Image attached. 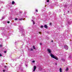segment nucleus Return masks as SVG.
I'll list each match as a JSON object with an SVG mask.
<instances>
[{
	"label": "nucleus",
	"instance_id": "obj_1",
	"mask_svg": "<svg viewBox=\"0 0 72 72\" xmlns=\"http://www.w3.org/2000/svg\"><path fill=\"white\" fill-rule=\"evenodd\" d=\"M19 30L20 32H21V36L22 37H24L25 36L24 35V30L23 29V27L21 26H19Z\"/></svg>",
	"mask_w": 72,
	"mask_h": 72
},
{
	"label": "nucleus",
	"instance_id": "obj_2",
	"mask_svg": "<svg viewBox=\"0 0 72 72\" xmlns=\"http://www.w3.org/2000/svg\"><path fill=\"white\" fill-rule=\"evenodd\" d=\"M50 55L51 57H52V58H54L55 57V56L53 54H52V53H51V54H50Z\"/></svg>",
	"mask_w": 72,
	"mask_h": 72
},
{
	"label": "nucleus",
	"instance_id": "obj_3",
	"mask_svg": "<svg viewBox=\"0 0 72 72\" xmlns=\"http://www.w3.org/2000/svg\"><path fill=\"white\" fill-rule=\"evenodd\" d=\"M47 51H48L49 53H50V54H51V50L50 49H47Z\"/></svg>",
	"mask_w": 72,
	"mask_h": 72
},
{
	"label": "nucleus",
	"instance_id": "obj_4",
	"mask_svg": "<svg viewBox=\"0 0 72 72\" xmlns=\"http://www.w3.org/2000/svg\"><path fill=\"white\" fill-rule=\"evenodd\" d=\"M64 48L66 50H68V46H67V45H65L64 46Z\"/></svg>",
	"mask_w": 72,
	"mask_h": 72
},
{
	"label": "nucleus",
	"instance_id": "obj_5",
	"mask_svg": "<svg viewBox=\"0 0 72 72\" xmlns=\"http://www.w3.org/2000/svg\"><path fill=\"white\" fill-rule=\"evenodd\" d=\"M36 66H34V69H32V70H33V72H35V70H36Z\"/></svg>",
	"mask_w": 72,
	"mask_h": 72
},
{
	"label": "nucleus",
	"instance_id": "obj_6",
	"mask_svg": "<svg viewBox=\"0 0 72 72\" xmlns=\"http://www.w3.org/2000/svg\"><path fill=\"white\" fill-rule=\"evenodd\" d=\"M44 27L45 28H48V26L46 25H45L44 26Z\"/></svg>",
	"mask_w": 72,
	"mask_h": 72
},
{
	"label": "nucleus",
	"instance_id": "obj_7",
	"mask_svg": "<svg viewBox=\"0 0 72 72\" xmlns=\"http://www.w3.org/2000/svg\"><path fill=\"white\" fill-rule=\"evenodd\" d=\"M60 72H62V68H60L59 69Z\"/></svg>",
	"mask_w": 72,
	"mask_h": 72
},
{
	"label": "nucleus",
	"instance_id": "obj_8",
	"mask_svg": "<svg viewBox=\"0 0 72 72\" xmlns=\"http://www.w3.org/2000/svg\"><path fill=\"white\" fill-rule=\"evenodd\" d=\"M54 59H56V60H58V58H56V57H55Z\"/></svg>",
	"mask_w": 72,
	"mask_h": 72
},
{
	"label": "nucleus",
	"instance_id": "obj_9",
	"mask_svg": "<svg viewBox=\"0 0 72 72\" xmlns=\"http://www.w3.org/2000/svg\"><path fill=\"white\" fill-rule=\"evenodd\" d=\"M2 30L3 31H5V28H3L2 29Z\"/></svg>",
	"mask_w": 72,
	"mask_h": 72
},
{
	"label": "nucleus",
	"instance_id": "obj_10",
	"mask_svg": "<svg viewBox=\"0 0 72 72\" xmlns=\"http://www.w3.org/2000/svg\"><path fill=\"white\" fill-rule=\"evenodd\" d=\"M15 3V2H14V1H13L12 3V4H13V5H14V4Z\"/></svg>",
	"mask_w": 72,
	"mask_h": 72
},
{
	"label": "nucleus",
	"instance_id": "obj_11",
	"mask_svg": "<svg viewBox=\"0 0 72 72\" xmlns=\"http://www.w3.org/2000/svg\"><path fill=\"white\" fill-rule=\"evenodd\" d=\"M66 71H68V68H67L66 70Z\"/></svg>",
	"mask_w": 72,
	"mask_h": 72
},
{
	"label": "nucleus",
	"instance_id": "obj_12",
	"mask_svg": "<svg viewBox=\"0 0 72 72\" xmlns=\"http://www.w3.org/2000/svg\"><path fill=\"white\" fill-rule=\"evenodd\" d=\"M33 49H34V50H36V48H35V47L34 46H33Z\"/></svg>",
	"mask_w": 72,
	"mask_h": 72
},
{
	"label": "nucleus",
	"instance_id": "obj_13",
	"mask_svg": "<svg viewBox=\"0 0 72 72\" xmlns=\"http://www.w3.org/2000/svg\"><path fill=\"white\" fill-rule=\"evenodd\" d=\"M67 6H68V5H65L64 6V7H65V8H67Z\"/></svg>",
	"mask_w": 72,
	"mask_h": 72
},
{
	"label": "nucleus",
	"instance_id": "obj_14",
	"mask_svg": "<svg viewBox=\"0 0 72 72\" xmlns=\"http://www.w3.org/2000/svg\"><path fill=\"white\" fill-rule=\"evenodd\" d=\"M19 20L20 21H22V20H23V19H22V18L19 19Z\"/></svg>",
	"mask_w": 72,
	"mask_h": 72
},
{
	"label": "nucleus",
	"instance_id": "obj_15",
	"mask_svg": "<svg viewBox=\"0 0 72 72\" xmlns=\"http://www.w3.org/2000/svg\"><path fill=\"white\" fill-rule=\"evenodd\" d=\"M5 18V16H3V17L2 19H4V18Z\"/></svg>",
	"mask_w": 72,
	"mask_h": 72
},
{
	"label": "nucleus",
	"instance_id": "obj_16",
	"mask_svg": "<svg viewBox=\"0 0 72 72\" xmlns=\"http://www.w3.org/2000/svg\"><path fill=\"white\" fill-rule=\"evenodd\" d=\"M46 1L47 2V3H49V0H47Z\"/></svg>",
	"mask_w": 72,
	"mask_h": 72
},
{
	"label": "nucleus",
	"instance_id": "obj_17",
	"mask_svg": "<svg viewBox=\"0 0 72 72\" xmlns=\"http://www.w3.org/2000/svg\"><path fill=\"white\" fill-rule=\"evenodd\" d=\"M4 53H6V51H4Z\"/></svg>",
	"mask_w": 72,
	"mask_h": 72
},
{
	"label": "nucleus",
	"instance_id": "obj_18",
	"mask_svg": "<svg viewBox=\"0 0 72 72\" xmlns=\"http://www.w3.org/2000/svg\"><path fill=\"white\" fill-rule=\"evenodd\" d=\"M40 27H41V28H43V26L41 25V26Z\"/></svg>",
	"mask_w": 72,
	"mask_h": 72
},
{
	"label": "nucleus",
	"instance_id": "obj_19",
	"mask_svg": "<svg viewBox=\"0 0 72 72\" xmlns=\"http://www.w3.org/2000/svg\"><path fill=\"white\" fill-rule=\"evenodd\" d=\"M2 55L0 53V57H2Z\"/></svg>",
	"mask_w": 72,
	"mask_h": 72
},
{
	"label": "nucleus",
	"instance_id": "obj_20",
	"mask_svg": "<svg viewBox=\"0 0 72 72\" xmlns=\"http://www.w3.org/2000/svg\"><path fill=\"white\" fill-rule=\"evenodd\" d=\"M32 62L33 63H35V61H33Z\"/></svg>",
	"mask_w": 72,
	"mask_h": 72
},
{
	"label": "nucleus",
	"instance_id": "obj_21",
	"mask_svg": "<svg viewBox=\"0 0 72 72\" xmlns=\"http://www.w3.org/2000/svg\"><path fill=\"white\" fill-rule=\"evenodd\" d=\"M17 19H18L17 18H16L15 19V20L16 21H17Z\"/></svg>",
	"mask_w": 72,
	"mask_h": 72
},
{
	"label": "nucleus",
	"instance_id": "obj_22",
	"mask_svg": "<svg viewBox=\"0 0 72 72\" xmlns=\"http://www.w3.org/2000/svg\"><path fill=\"white\" fill-rule=\"evenodd\" d=\"M33 24H34L35 23V22H34V21H33Z\"/></svg>",
	"mask_w": 72,
	"mask_h": 72
},
{
	"label": "nucleus",
	"instance_id": "obj_23",
	"mask_svg": "<svg viewBox=\"0 0 72 72\" xmlns=\"http://www.w3.org/2000/svg\"><path fill=\"white\" fill-rule=\"evenodd\" d=\"M36 11L37 12H38V11L37 10V9H36Z\"/></svg>",
	"mask_w": 72,
	"mask_h": 72
},
{
	"label": "nucleus",
	"instance_id": "obj_24",
	"mask_svg": "<svg viewBox=\"0 0 72 72\" xmlns=\"http://www.w3.org/2000/svg\"><path fill=\"white\" fill-rule=\"evenodd\" d=\"M0 47H2V45L1 44V45H0Z\"/></svg>",
	"mask_w": 72,
	"mask_h": 72
},
{
	"label": "nucleus",
	"instance_id": "obj_25",
	"mask_svg": "<svg viewBox=\"0 0 72 72\" xmlns=\"http://www.w3.org/2000/svg\"><path fill=\"white\" fill-rule=\"evenodd\" d=\"M7 23H10V22H9V21H8V22H7Z\"/></svg>",
	"mask_w": 72,
	"mask_h": 72
},
{
	"label": "nucleus",
	"instance_id": "obj_26",
	"mask_svg": "<svg viewBox=\"0 0 72 72\" xmlns=\"http://www.w3.org/2000/svg\"><path fill=\"white\" fill-rule=\"evenodd\" d=\"M52 24H51V23H50V25H51Z\"/></svg>",
	"mask_w": 72,
	"mask_h": 72
},
{
	"label": "nucleus",
	"instance_id": "obj_27",
	"mask_svg": "<svg viewBox=\"0 0 72 72\" xmlns=\"http://www.w3.org/2000/svg\"><path fill=\"white\" fill-rule=\"evenodd\" d=\"M55 65H56V66H57V63H55Z\"/></svg>",
	"mask_w": 72,
	"mask_h": 72
},
{
	"label": "nucleus",
	"instance_id": "obj_28",
	"mask_svg": "<svg viewBox=\"0 0 72 72\" xmlns=\"http://www.w3.org/2000/svg\"><path fill=\"white\" fill-rule=\"evenodd\" d=\"M3 72H5V70L4 69V70H3Z\"/></svg>",
	"mask_w": 72,
	"mask_h": 72
},
{
	"label": "nucleus",
	"instance_id": "obj_29",
	"mask_svg": "<svg viewBox=\"0 0 72 72\" xmlns=\"http://www.w3.org/2000/svg\"><path fill=\"white\" fill-rule=\"evenodd\" d=\"M4 68H6V66H4Z\"/></svg>",
	"mask_w": 72,
	"mask_h": 72
},
{
	"label": "nucleus",
	"instance_id": "obj_30",
	"mask_svg": "<svg viewBox=\"0 0 72 72\" xmlns=\"http://www.w3.org/2000/svg\"><path fill=\"white\" fill-rule=\"evenodd\" d=\"M60 1H63V0H60Z\"/></svg>",
	"mask_w": 72,
	"mask_h": 72
},
{
	"label": "nucleus",
	"instance_id": "obj_31",
	"mask_svg": "<svg viewBox=\"0 0 72 72\" xmlns=\"http://www.w3.org/2000/svg\"><path fill=\"white\" fill-rule=\"evenodd\" d=\"M31 21H32V22H33L34 21L33 20H32Z\"/></svg>",
	"mask_w": 72,
	"mask_h": 72
},
{
	"label": "nucleus",
	"instance_id": "obj_32",
	"mask_svg": "<svg viewBox=\"0 0 72 72\" xmlns=\"http://www.w3.org/2000/svg\"><path fill=\"white\" fill-rule=\"evenodd\" d=\"M49 13L50 14H51V12H49Z\"/></svg>",
	"mask_w": 72,
	"mask_h": 72
},
{
	"label": "nucleus",
	"instance_id": "obj_33",
	"mask_svg": "<svg viewBox=\"0 0 72 72\" xmlns=\"http://www.w3.org/2000/svg\"><path fill=\"white\" fill-rule=\"evenodd\" d=\"M40 45H42V43H40Z\"/></svg>",
	"mask_w": 72,
	"mask_h": 72
},
{
	"label": "nucleus",
	"instance_id": "obj_34",
	"mask_svg": "<svg viewBox=\"0 0 72 72\" xmlns=\"http://www.w3.org/2000/svg\"><path fill=\"white\" fill-rule=\"evenodd\" d=\"M4 3V2H2L1 1V3Z\"/></svg>",
	"mask_w": 72,
	"mask_h": 72
},
{
	"label": "nucleus",
	"instance_id": "obj_35",
	"mask_svg": "<svg viewBox=\"0 0 72 72\" xmlns=\"http://www.w3.org/2000/svg\"><path fill=\"white\" fill-rule=\"evenodd\" d=\"M31 50H33V49H31Z\"/></svg>",
	"mask_w": 72,
	"mask_h": 72
},
{
	"label": "nucleus",
	"instance_id": "obj_36",
	"mask_svg": "<svg viewBox=\"0 0 72 72\" xmlns=\"http://www.w3.org/2000/svg\"><path fill=\"white\" fill-rule=\"evenodd\" d=\"M20 13H21H21H22V12H20Z\"/></svg>",
	"mask_w": 72,
	"mask_h": 72
},
{
	"label": "nucleus",
	"instance_id": "obj_37",
	"mask_svg": "<svg viewBox=\"0 0 72 72\" xmlns=\"http://www.w3.org/2000/svg\"><path fill=\"white\" fill-rule=\"evenodd\" d=\"M39 33H40V34H41V32H40Z\"/></svg>",
	"mask_w": 72,
	"mask_h": 72
},
{
	"label": "nucleus",
	"instance_id": "obj_38",
	"mask_svg": "<svg viewBox=\"0 0 72 72\" xmlns=\"http://www.w3.org/2000/svg\"><path fill=\"white\" fill-rule=\"evenodd\" d=\"M34 18V17H33L32 18Z\"/></svg>",
	"mask_w": 72,
	"mask_h": 72
},
{
	"label": "nucleus",
	"instance_id": "obj_39",
	"mask_svg": "<svg viewBox=\"0 0 72 72\" xmlns=\"http://www.w3.org/2000/svg\"><path fill=\"white\" fill-rule=\"evenodd\" d=\"M51 42H53V41L52 40V41H51Z\"/></svg>",
	"mask_w": 72,
	"mask_h": 72
},
{
	"label": "nucleus",
	"instance_id": "obj_40",
	"mask_svg": "<svg viewBox=\"0 0 72 72\" xmlns=\"http://www.w3.org/2000/svg\"><path fill=\"white\" fill-rule=\"evenodd\" d=\"M68 13H69V11H68Z\"/></svg>",
	"mask_w": 72,
	"mask_h": 72
},
{
	"label": "nucleus",
	"instance_id": "obj_41",
	"mask_svg": "<svg viewBox=\"0 0 72 72\" xmlns=\"http://www.w3.org/2000/svg\"><path fill=\"white\" fill-rule=\"evenodd\" d=\"M0 10H1V9H0Z\"/></svg>",
	"mask_w": 72,
	"mask_h": 72
},
{
	"label": "nucleus",
	"instance_id": "obj_42",
	"mask_svg": "<svg viewBox=\"0 0 72 72\" xmlns=\"http://www.w3.org/2000/svg\"><path fill=\"white\" fill-rule=\"evenodd\" d=\"M25 14H26V13H25Z\"/></svg>",
	"mask_w": 72,
	"mask_h": 72
},
{
	"label": "nucleus",
	"instance_id": "obj_43",
	"mask_svg": "<svg viewBox=\"0 0 72 72\" xmlns=\"http://www.w3.org/2000/svg\"><path fill=\"white\" fill-rule=\"evenodd\" d=\"M26 66H27V65H26Z\"/></svg>",
	"mask_w": 72,
	"mask_h": 72
}]
</instances>
